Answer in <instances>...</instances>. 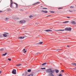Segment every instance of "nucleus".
Masks as SVG:
<instances>
[{
  "instance_id": "obj_1",
  "label": "nucleus",
  "mask_w": 76,
  "mask_h": 76,
  "mask_svg": "<svg viewBox=\"0 0 76 76\" xmlns=\"http://www.w3.org/2000/svg\"><path fill=\"white\" fill-rule=\"evenodd\" d=\"M70 10H69V11L70 12H73L74 10L73 9L75 8V7L71 6L70 7Z\"/></svg>"
},
{
  "instance_id": "obj_2",
  "label": "nucleus",
  "mask_w": 76,
  "mask_h": 76,
  "mask_svg": "<svg viewBox=\"0 0 76 76\" xmlns=\"http://www.w3.org/2000/svg\"><path fill=\"white\" fill-rule=\"evenodd\" d=\"M65 31H71L72 28H66L65 29Z\"/></svg>"
},
{
  "instance_id": "obj_3",
  "label": "nucleus",
  "mask_w": 76,
  "mask_h": 76,
  "mask_svg": "<svg viewBox=\"0 0 76 76\" xmlns=\"http://www.w3.org/2000/svg\"><path fill=\"white\" fill-rule=\"evenodd\" d=\"M12 73L14 75H16V69H13L12 72Z\"/></svg>"
},
{
  "instance_id": "obj_4",
  "label": "nucleus",
  "mask_w": 76,
  "mask_h": 76,
  "mask_svg": "<svg viewBox=\"0 0 76 76\" xmlns=\"http://www.w3.org/2000/svg\"><path fill=\"white\" fill-rule=\"evenodd\" d=\"M19 23H26V21L25 20L20 21Z\"/></svg>"
},
{
  "instance_id": "obj_5",
  "label": "nucleus",
  "mask_w": 76,
  "mask_h": 76,
  "mask_svg": "<svg viewBox=\"0 0 76 76\" xmlns=\"http://www.w3.org/2000/svg\"><path fill=\"white\" fill-rule=\"evenodd\" d=\"M51 69H49L47 70V71L48 73H51Z\"/></svg>"
},
{
  "instance_id": "obj_6",
  "label": "nucleus",
  "mask_w": 76,
  "mask_h": 76,
  "mask_svg": "<svg viewBox=\"0 0 76 76\" xmlns=\"http://www.w3.org/2000/svg\"><path fill=\"white\" fill-rule=\"evenodd\" d=\"M44 31H45V32H50L52 31V30L48 29L44 30Z\"/></svg>"
},
{
  "instance_id": "obj_7",
  "label": "nucleus",
  "mask_w": 76,
  "mask_h": 76,
  "mask_svg": "<svg viewBox=\"0 0 76 76\" xmlns=\"http://www.w3.org/2000/svg\"><path fill=\"white\" fill-rule=\"evenodd\" d=\"M72 24H74V25H76V23L75 21H72L71 22Z\"/></svg>"
},
{
  "instance_id": "obj_8",
  "label": "nucleus",
  "mask_w": 76,
  "mask_h": 76,
  "mask_svg": "<svg viewBox=\"0 0 76 76\" xmlns=\"http://www.w3.org/2000/svg\"><path fill=\"white\" fill-rule=\"evenodd\" d=\"M55 72V70H52V69H51V71L50 72V73H54Z\"/></svg>"
},
{
  "instance_id": "obj_9",
  "label": "nucleus",
  "mask_w": 76,
  "mask_h": 76,
  "mask_svg": "<svg viewBox=\"0 0 76 76\" xmlns=\"http://www.w3.org/2000/svg\"><path fill=\"white\" fill-rule=\"evenodd\" d=\"M42 12H44V13H48V12L47 11H44V10H42Z\"/></svg>"
},
{
  "instance_id": "obj_10",
  "label": "nucleus",
  "mask_w": 76,
  "mask_h": 76,
  "mask_svg": "<svg viewBox=\"0 0 76 76\" xmlns=\"http://www.w3.org/2000/svg\"><path fill=\"white\" fill-rule=\"evenodd\" d=\"M3 35L4 37H7V35L6 34H3Z\"/></svg>"
},
{
  "instance_id": "obj_11",
  "label": "nucleus",
  "mask_w": 76,
  "mask_h": 76,
  "mask_svg": "<svg viewBox=\"0 0 76 76\" xmlns=\"http://www.w3.org/2000/svg\"><path fill=\"white\" fill-rule=\"evenodd\" d=\"M43 44V42H39L38 43V45H41V44Z\"/></svg>"
},
{
  "instance_id": "obj_12",
  "label": "nucleus",
  "mask_w": 76,
  "mask_h": 76,
  "mask_svg": "<svg viewBox=\"0 0 76 76\" xmlns=\"http://www.w3.org/2000/svg\"><path fill=\"white\" fill-rule=\"evenodd\" d=\"M25 37H18L19 39H23Z\"/></svg>"
},
{
  "instance_id": "obj_13",
  "label": "nucleus",
  "mask_w": 76,
  "mask_h": 76,
  "mask_svg": "<svg viewBox=\"0 0 76 76\" xmlns=\"http://www.w3.org/2000/svg\"><path fill=\"white\" fill-rule=\"evenodd\" d=\"M14 4H16V8H17V7H18V4H16L15 2H14Z\"/></svg>"
},
{
  "instance_id": "obj_14",
  "label": "nucleus",
  "mask_w": 76,
  "mask_h": 76,
  "mask_svg": "<svg viewBox=\"0 0 76 76\" xmlns=\"http://www.w3.org/2000/svg\"><path fill=\"white\" fill-rule=\"evenodd\" d=\"M55 71L56 73H58L59 72V71L58 69H55Z\"/></svg>"
},
{
  "instance_id": "obj_15",
  "label": "nucleus",
  "mask_w": 76,
  "mask_h": 76,
  "mask_svg": "<svg viewBox=\"0 0 76 76\" xmlns=\"http://www.w3.org/2000/svg\"><path fill=\"white\" fill-rule=\"evenodd\" d=\"M9 18H6L5 19V21H6V22H7L8 20H9Z\"/></svg>"
},
{
  "instance_id": "obj_16",
  "label": "nucleus",
  "mask_w": 76,
  "mask_h": 76,
  "mask_svg": "<svg viewBox=\"0 0 76 76\" xmlns=\"http://www.w3.org/2000/svg\"><path fill=\"white\" fill-rule=\"evenodd\" d=\"M39 2H37L36 3H34L32 5H35V4H38V3H39Z\"/></svg>"
},
{
  "instance_id": "obj_17",
  "label": "nucleus",
  "mask_w": 76,
  "mask_h": 76,
  "mask_svg": "<svg viewBox=\"0 0 76 76\" xmlns=\"http://www.w3.org/2000/svg\"><path fill=\"white\" fill-rule=\"evenodd\" d=\"M7 53H5L4 54L2 55V56H5L6 55H7Z\"/></svg>"
},
{
  "instance_id": "obj_18",
  "label": "nucleus",
  "mask_w": 76,
  "mask_h": 76,
  "mask_svg": "<svg viewBox=\"0 0 76 76\" xmlns=\"http://www.w3.org/2000/svg\"><path fill=\"white\" fill-rule=\"evenodd\" d=\"M72 65H73L74 66H76V63H72Z\"/></svg>"
},
{
  "instance_id": "obj_19",
  "label": "nucleus",
  "mask_w": 76,
  "mask_h": 76,
  "mask_svg": "<svg viewBox=\"0 0 76 76\" xmlns=\"http://www.w3.org/2000/svg\"><path fill=\"white\" fill-rule=\"evenodd\" d=\"M68 22H69V21H65L64 22H62V23H68Z\"/></svg>"
},
{
  "instance_id": "obj_20",
  "label": "nucleus",
  "mask_w": 76,
  "mask_h": 76,
  "mask_svg": "<svg viewBox=\"0 0 76 76\" xmlns=\"http://www.w3.org/2000/svg\"><path fill=\"white\" fill-rule=\"evenodd\" d=\"M25 50L26 49L25 48H24L23 49V51L24 53H26V51Z\"/></svg>"
},
{
  "instance_id": "obj_21",
  "label": "nucleus",
  "mask_w": 76,
  "mask_h": 76,
  "mask_svg": "<svg viewBox=\"0 0 76 76\" xmlns=\"http://www.w3.org/2000/svg\"><path fill=\"white\" fill-rule=\"evenodd\" d=\"M49 12L51 13H54V11H52L51 10L49 11Z\"/></svg>"
},
{
  "instance_id": "obj_22",
  "label": "nucleus",
  "mask_w": 76,
  "mask_h": 76,
  "mask_svg": "<svg viewBox=\"0 0 76 76\" xmlns=\"http://www.w3.org/2000/svg\"><path fill=\"white\" fill-rule=\"evenodd\" d=\"M50 76H54V75L53 74V73H50Z\"/></svg>"
},
{
  "instance_id": "obj_23",
  "label": "nucleus",
  "mask_w": 76,
  "mask_h": 76,
  "mask_svg": "<svg viewBox=\"0 0 76 76\" xmlns=\"http://www.w3.org/2000/svg\"><path fill=\"white\" fill-rule=\"evenodd\" d=\"M22 65L21 64H18L16 65V66H21Z\"/></svg>"
},
{
  "instance_id": "obj_24",
  "label": "nucleus",
  "mask_w": 76,
  "mask_h": 76,
  "mask_svg": "<svg viewBox=\"0 0 76 76\" xmlns=\"http://www.w3.org/2000/svg\"><path fill=\"white\" fill-rule=\"evenodd\" d=\"M28 72H31V69H29L28 70Z\"/></svg>"
},
{
  "instance_id": "obj_25",
  "label": "nucleus",
  "mask_w": 76,
  "mask_h": 76,
  "mask_svg": "<svg viewBox=\"0 0 76 76\" xmlns=\"http://www.w3.org/2000/svg\"><path fill=\"white\" fill-rule=\"evenodd\" d=\"M56 50L57 51H60V50H61V49H56Z\"/></svg>"
},
{
  "instance_id": "obj_26",
  "label": "nucleus",
  "mask_w": 76,
  "mask_h": 76,
  "mask_svg": "<svg viewBox=\"0 0 76 76\" xmlns=\"http://www.w3.org/2000/svg\"><path fill=\"white\" fill-rule=\"evenodd\" d=\"M3 37V34H0V37Z\"/></svg>"
},
{
  "instance_id": "obj_27",
  "label": "nucleus",
  "mask_w": 76,
  "mask_h": 76,
  "mask_svg": "<svg viewBox=\"0 0 76 76\" xmlns=\"http://www.w3.org/2000/svg\"><path fill=\"white\" fill-rule=\"evenodd\" d=\"M59 31H64V29H63V30H59Z\"/></svg>"
},
{
  "instance_id": "obj_28",
  "label": "nucleus",
  "mask_w": 76,
  "mask_h": 76,
  "mask_svg": "<svg viewBox=\"0 0 76 76\" xmlns=\"http://www.w3.org/2000/svg\"><path fill=\"white\" fill-rule=\"evenodd\" d=\"M47 64V63H44L42 64V65L43 66V65H45V64Z\"/></svg>"
},
{
  "instance_id": "obj_29",
  "label": "nucleus",
  "mask_w": 76,
  "mask_h": 76,
  "mask_svg": "<svg viewBox=\"0 0 76 76\" xmlns=\"http://www.w3.org/2000/svg\"><path fill=\"white\" fill-rule=\"evenodd\" d=\"M42 9L43 10H46L47 9V8H42Z\"/></svg>"
},
{
  "instance_id": "obj_30",
  "label": "nucleus",
  "mask_w": 76,
  "mask_h": 76,
  "mask_svg": "<svg viewBox=\"0 0 76 76\" xmlns=\"http://www.w3.org/2000/svg\"><path fill=\"white\" fill-rule=\"evenodd\" d=\"M55 31L56 32H58V31H59V30H55Z\"/></svg>"
},
{
  "instance_id": "obj_31",
  "label": "nucleus",
  "mask_w": 76,
  "mask_h": 76,
  "mask_svg": "<svg viewBox=\"0 0 76 76\" xmlns=\"http://www.w3.org/2000/svg\"><path fill=\"white\" fill-rule=\"evenodd\" d=\"M3 50H4V49H3V48H2L0 49V51H3Z\"/></svg>"
},
{
  "instance_id": "obj_32",
  "label": "nucleus",
  "mask_w": 76,
  "mask_h": 76,
  "mask_svg": "<svg viewBox=\"0 0 76 76\" xmlns=\"http://www.w3.org/2000/svg\"><path fill=\"white\" fill-rule=\"evenodd\" d=\"M8 60H9V61H11V58H8Z\"/></svg>"
},
{
  "instance_id": "obj_33",
  "label": "nucleus",
  "mask_w": 76,
  "mask_h": 76,
  "mask_svg": "<svg viewBox=\"0 0 76 76\" xmlns=\"http://www.w3.org/2000/svg\"><path fill=\"white\" fill-rule=\"evenodd\" d=\"M29 18H33V16H32V15H30L29 16Z\"/></svg>"
},
{
  "instance_id": "obj_34",
  "label": "nucleus",
  "mask_w": 76,
  "mask_h": 76,
  "mask_svg": "<svg viewBox=\"0 0 76 76\" xmlns=\"http://www.w3.org/2000/svg\"><path fill=\"white\" fill-rule=\"evenodd\" d=\"M73 70H76V67H75L74 68L72 69Z\"/></svg>"
},
{
  "instance_id": "obj_35",
  "label": "nucleus",
  "mask_w": 76,
  "mask_h": 76,
  "mask_svg": "<svg viewBox=\"0 0 76 76\" xmlns=\"http://www.w3.org/2000/svg\"><path fill=\"white\" fill-rule=\"evenodd\" d=\"M41 69H45V68H41Z\"/></svg>"
},
{
  "instance_id": "obj_36",
  "label": "nucleus",
  "mask_w": 76,
  "mask_h": 76,
  "mask_svg": "<svg viewBox=\"0 0 76 76\" xmlns=\"http://www.w3.org/2000/svg\"><path fill=\"white\" fill-rule=\"evenodd\" d=\"M59 76H62V75H61V74L59 75Z\"/></svg>"
},
{
  "instance_id": "obj_37",
  "label": "nucleus",
  "mask_w": 76,
  "mask_h": 76,
  "mask_svg": "<svg viewBox=\"0 0 76 76\" xmlns=\"http://www.w3.org/2000/svg\"><path fill=\"white\" fill-rule=\"evenodd\" d=\"M63 9V8H58V9Z\"/></svg>"
},
{
  "instance_id": "obj_38",
  "label": "nucleus",
  "mask_w": 76,
  "mask_h": 76,
  "mask_svg": "<svg viewBox=\"0 0 76 76\" xmlns=\"http://www.w3.org/2000/svg\"><path fill=\"white\" fill-rule=\"evenodd\" d=\"M39 54V53H37L35 55H38V54Z\"/></svg>"
},
{
  "instance_id": "obj_39",
  "label": "nucleus",
  "mask_w": 76,
  "mask_h": 76,
  "mask_svg": "<svg viewBox=\"0 0 76 76\" xmlns=\"http://www.w3.org/2000/svg\"><path fill=\"white\" fill-rule=\"evenodd\" d=\"M61 72H64V70H61Z\"/></svg>"
},
{
  "instance_id": "obj_40",
  "label": "nucleus",
  "mask_w": 76,
  "mask_h": 76,
  "mask_svg": "<svg viewBox=\"0 0 76 76\" xmlns=\"http://www.w3.org/2000/svg\"><path fill=\"white\" fill-rule=\"evenodd\" d=\"M2 72V71H0V74H1Z\"/></svg>"
},
{
  "instance_id": "obj_41",
  "label": "nucleus",
  "mask_w": 76,
  "mask_h": 76,
  "mask_svg": "<svg viewBox=\"0 0 76 76\" xmlns=\"http://www.w3.org/2000/svg\"><path fill=\"white\" fill-rule=\"evenodd\" d=\"M10 6L11 7H12V5L11 4Z\"/></svg>"
},
{
  "instance_id": "obj_42",
  "label": "nucleus",
  "mask_w": 76,
  "mask_h": 76,
  "mask_svg": "<svg viewBox=\"0 0 76 76\" xmlns=\"http://www.w3.org/2000/svg\"><path fill=\"white\" fill-rule=\"evenodd\" d=\"M66 18H70V17H67Z\"/></svg>"
},
{
  "instance_id": "obj_43",
  "label": "nucleus",
  "mask_w": 76,
  "mask_h": 76,
  "mask_svg": "<svg viewBox=\"0 0 76 76\" xmlns=\"http://www.w3.org/2000/svg\"><path fill=\"white\" fill-rule=\"evenodd\" d=\"M4 34H9V33H4Z\"/></svg>"
},
{
  "instance_id": "obj_44",
  "label": "nucleus",
  "mask_w": 76,
  "mask_h": 76,
  "mask_svg": "<svg viewBox=\"0 0 76 76\" xmlns=\"http://www.w3.org/2000/svg\"><path fill=\"white\" fill-rule=\"evenodd\" d=\"M12 4H13V2H11V4L12 5Z\"/></svg>"
},
{
  "instance_id": "obj_45",
  "label": "nucleus",
  "mask_w": 76,
  "mask_h": 76,
  "mask_svg": "<svg viewBox=\"0 0 76 76\" xmlns=\"http://www.w3.org/2000/svg\"><path fill=\"white\" fill-rule=\"evenodd\" d=\"M11 1V3H12V0H10Z\"/></svg>"
},
{
  "instance_id": "obj_46",
  "label": "nucleus",
  "mask_w": 76,
  "mask_h": 76,
  "mask_svg": "<svg viewBox=\"0 0 76 76\" xmlns=\"http://www.w3.org/2000/svg\"><path fill=\"white\" fill-rule=\"evenodd\" d=\"M67 47H70V45H67Z\"/></svg>"
},
{
  "instance_id": "obj_47",
  "label": "nucleus",
  "mask_w": 76,
  "mask_h": 76,
  "mask_svg": "<svg viewBox=\"0 0 76 76\" xmlns=\"http://www.w3.org/2000/svg\"><path fill=\"white\" fill-rule=\"evenodd\" d=\"M3 12V11H0V13H1V12Z\"/></svg>"
},
{
  "instance_id": "obj_48",
  "label": "nucleus",
  "mask_w": 76,
  "mask_h": 76,
  "mask_svg": "<svg viewBox=\"0 0 76 76\" xmlns=\"http://www.w3.org/2000/svg\"><path fill=\"white\" fill-rule=\"evenodd\" d=\"M51 16V15H48V16Z\"/></svg>"
},
{
  "instance_id": "obj_49",
  "label": "nucleus",
  "mask_w": 76,
  "mask_h": 76,
  "mask_svg": "<svg viewBox=\"0 0 76 76\" xmlns=\"http://www.w3.org/2000/svg\"><path fill=\"white\" fill-rule=\"evenodd\" d=\"M40 7H43V6H41Z\"/></svg>"
},
{
  "instance_id": "obj_50",
  "label": "nucleus",
  "mask_w": 76,
  "mask_h": 76,
  "mask_svg": "<svg viewBox=\"0 0 76 76\" xmlns=\"http://www.w3.org/2000/svg\"><path fill=\"white\" fill-rule=\"evenodd\" d=\"M50 29H52V28H51Z\"/></svg>"
}]
</instances>
